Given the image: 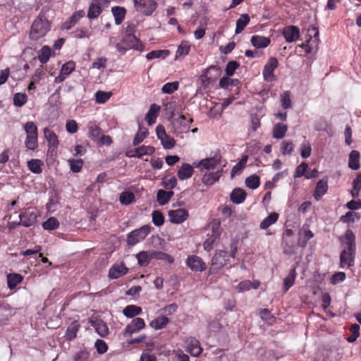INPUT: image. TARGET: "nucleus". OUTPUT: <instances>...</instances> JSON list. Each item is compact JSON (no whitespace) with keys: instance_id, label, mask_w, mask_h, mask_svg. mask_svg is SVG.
Returning <instances> with one entry per match:
<instances>
[{"instance_id":"f257e3e1","label":"nucleus","mask_w":361,"mask_h":361,"mask_svg":"<svg viewBox=\"0 0 361 361\" xmlns=\"http://www.w3.org/2000/svg\"><path fill=\"white\" fill-rule=\"evenodd\" d=\"M51 24L44 14L39 13L33 21L30 32V38L37 40L46 35L50 30Z\"/></svg>"},{"instance_id":"f03ea898","label":"nucleus","mask_w":361,"mask_h":361,"mask_svg":"<svg viewBox=\"0 0 361 361\" xmlns=\"http://www.w3.org/2000/svg\"><path fill=\"white\" fill-rule=\"evenodd\" d=\"M135 11L145 16H151L158 6L155 0H133Z\"/></svg>"},{"instance_id":"7ed1b4c3","label":"nucleus","mask_w":361,"mask_h":361,"mask_svg":"<svg viewBox=\"0 0 361 361\" xmlns=\"http://www.w3.org/2000/svg\"><path fill=\"white\" fill-rule=\"evenodd\" d=\"M229 260V256L226 251L218 250L215 252L212 259L211 267L209 269V274H214L218 272Z\"/></svg>"},{"instance_id":"20e7f679","label":"nucleus","mask_w":361,"mask_h":361,"mask_svg":"<svg viewBox=\"0 0 361 361\" xmlns=\"http://www.w3.org/2000/svg\"><path fill=\"white\" fill-rule=\"evenodd\" d=\"M151 231L149 225H145L139 228H137L128 234L127 243L130 245H135V244L143 240Z\"/></svg>"},{"instance_id":"39448f33","label":"nucleus","mask_w":361,"mask_h":361,"mask_svg":"<svg viewBox=\"0 0 361 361\" xmlns=\"http://www.w3.org/2000/svg\"><path fill=\"white\" fill-rule=\"evenodd\" d=\"M221 155L216 152L213 157L202 159L196 166L201 171L214 169L221 162Z\"/></svg>"},{"instance_id":"423d86ee","label":"nucleus","mask_w":361,"mask_h":361,"mask_svg":"<svg viewBox=\"0 0 361 361\" xmlns=\"http://www.w3.org/2000/svg\"><path fill=\"white\" fill-rule=\"evenodd\" d=\"M156 133L158 139L161 141V145L166 149H172L175 144V140L167 135L164 127L162 125H158L156 128Z\"/></svg>"},{"instance_id":"0eeeda50","label":"nucleus","mask_w":361,"mask_h":361,"mask_svg":"<svg viewBox=\"0 0 361 361\" xmlns=\"http://www.w3.org/2000/svg\"><path fill=\"white\" fill-rule=\"evenodd\" d=\"M278 66L279 62L276 58L271 57L268 60L262 71V75L264 80L267 82H273L276 80L274 72Z\"/></svg>"},{"instance_id":"6e6552de","label":"nucleus","mask_w":361,"mask_h":361,"mask_svg":"<svg viewBox=\"0 0 361 361\" xmlns=\"http://www.w3.org/2000/svg\"><path fill=\"white\" fill-rule=\"evenodd\" d=\"M109 0H92L87 11L90 19L97 18L102 12V7L109 4Z\"/></svg>"},{"instance_id":"1a4fd4ad","label":"nucleus","mask_w":361,"mask_h":361,"mask_svg":"<svg viewBox=\"0 0 361 361\" xmlns=\"http://www.w3.org/2000/svg\"><path fill=\"white\" fill-rule=\"evenodd\" d=\"M43 133L44 137L48 142L49 152L52 155L56 154L59 145V141L56 134L48 128H44Z\"/></svg>"},{"instance_id":"9d476101","label":"nucleus","mask_w":361,"mask_h":361,"mask_svg":"<svg viewBox=\"0 0 361 361\" xmlns=\"http://www.w3.org/2000/svg\"><path fill=\"white\" fill-rule=\"evenodd\" d=\"M39 216V213L38 211L29 209L25 212L20 214L18 217L23 226L30 227L37 222V219Z\"/></svg>"},{"instance_id":"9b49d317","label":"nucleus","mask_w":361,"mask_h":361,"mask_svg":"<svg viewBox=\"0 0 361 361\" xmlns=\"http://www.w3.org/2000/svg\"><path fill=\"white\" fill-rule=\"evenodd\" d=\"M193 121L192 118L186 121L184 115H180L178 118L172 121L173 128L176 133L181 134L187 133L190 128V123Z\"/></svg>"},{"instance_id":"f8f14e48","label":"nucleus","mask_w":361,"mask_h":361,"mask_svg":"<svg viewBox=\"0 0 361 361\" xmlns=\"http://www.w3.org/2000/svg\"><path fill=\"white\" fill-rule=\"evenodd\" d=\"M186 265L192 271H203L206 269L207 266L202 259L197 255H189L185 262Z\"/></svg>"},{"instance_id":"ddd939ff","label":"nucleus","mask_w":361,"mask_h":361,"mask_svg":"<svg viewBox=\"0 0 361 361\" xmlns=\"http://www.w3.org/2000/svg\"><path fill=\"white\" fill-rule=\"evenodd\" d=\"M341 243L344 247L343 250L355 252V236L351 230H347L343 237L341 238Z\"/></svg>"},{"instance_id":"4468645a","label":"nucleus","mask_w":361,"mask_h":361,"mask_svg":"<svg viewBox=\"0 0 361 361\" xmlns=\"http://www.w3.org/2000/svg\"><path fill=\"white\" fill-rule=\"evenodd\" d=\"M145 326V322L144 319L140 317H136L133 319L125 328L124 336H130L133 334L144 329Z\"/></svg>"},{"instance_id":"2eb2a0df","label":"nucleus","mask_w":361,"mask_h":361,"mask_svg":"<svg viewBox=\"0 0 361 361\" xmlns=\"http://www.w3.org/2000/svg\"><path fill=\"white\" fill-rule=\"evenodd\" d=\"M122 43L125 44L128 49H133L142 51L145 48L144 44L135 35H123L122 37Z\"/></svg>"},{"instance_id":"dca6fc26","label":"nucleus","mask_w":361,"mask_h":361,"mask_svg":"<svg viewBox=\"0 0 361 361\" xmlns=\"http://www.w3.org/2000/svg\"><path fill=\"white\" fill-rule=\"evenodd\" d=\"M168 215L171 222L179 224L188 219L189 214L185 209H178L175 210H169Z\"/></svg>"},{"instance_id":"f3484780","label":"nucleus","mask_w":361,"mask_h":361,"mask_svg":"<svg viewBox=\"0 0 361 361\" xmlns=\"http://www.w3.org/2000/svg\"><path fill=\"white\" fill-rule=\"evenodd\" d=\"M283 35L288 43L297 41L300 37V29L295 25H288L283 28Z\"/></svg>"},{"instance_id":"a211bd4d","label":"nucleus","mask_w":361,"mask_h":361,"mask_svg":"<svg viewBox=\"0 0 361 361\" xmlns=\"http://www.w3.org/2000/svg\"><path fill=\"white\" fill-rule=\"evenodd\" d=\"M355 252L343 250L340 255V267L349 269L354 265Z\"/></svg>"},{"instance_id":"6ab92c4d","label":"nucleus","mask_w":361,"mask_h":361,"mask_svg":"<svg viewBox=\"0 0 361 361\" xmlns=\"http://www.w3.org/2000/svg\"><path fill=\"white\" fill-rule=\"evenodd\" d=\"M128 272V269L121 262V264H114L109 271V277L111 279H117L125 276Z\"/></svg>"},{"instance_id":"aec40b11","label":"nucleus","mask_w":361,"mask_h":361,"mask_svg":"<svg viewBox=\"0 0 361 361\" xmlns=\"http://www.w3.org/2000/svg\"><path fill=\"white\" fill-rule=\"evenodd\" d=\"M222 168L217 169L216 171L206 172L204 174H203L202 178V183L206 185H212L219 180L222 175Z\"/></svg>"},{"instance_id":"412c9836","label":"nucleus","mask_w":361,"mask_h":361,"mask_svg":"<svg viewBox=\"0 0 361 361\" xmlns=\"http://www.w3.org/2000/svg\"><path fill=\"white\" fill-rule=\"evenodd\" d=\"M187 351L193 357L199 356L202 351L200 343L195 338H189L187 341Z\"/></svg>"},{"instance_id":"4be33fe9","label":"nucleus","mask_w":361,"mask_h":361,"mask_svg":"<svg viewBox=\"0 0 361 361\" xmlns=\"http://www.w3.org/2000/svg\"><path fill=\"white\" fill-rule=\"evenodd\" d=\"M193 172V167L189 164L184 163L180 166L177 176L180 180H184L190 178L192 176Z\"/></svg>"},{"instance_id":"5701e85b","label":"nucleus","mask_w":361,"mask_h":361,"mask_svg":"<svg viewBox=\"0 0 361 361\" xmlns=\"http://www.w3.org/2000/svg\"><path fill=\"white\" fill-rule=\"evenodd\" d=\"M160 111V106L156 104H152L148 112L145 116V120L147 121L148 125L152 126L156 122V119L159 115V112Z\"/></svg>"},{"instance_id":"b1692460","label":"nucleus","mask_w":361,"mask_h":361,"mask_svg":"<svg viewBox=\"0 0 361 361\" xmlns=\"http://www.w3.org/2000/svg\"><path fill=\"white\" fill-rule=\"evenodd\" d=\"M91 325L94 328L97 333L102 337H105L109 334V328L105 322L101 319H97L91 322Z\"/></svg>"},{"instance_id":"393cba45","label":"nucleus","mask_w":361,"mask_h":361,"mask_svg":"<svg viewBox=\"0 0 361 361\" xmlns=\"http://www.w3.org/2000/svg\"><path fill=\"white\" fill-rule=\"evenodd\" d=\"M126 12V9L122 6H114L111 8V13L114 17L116 25H119L123 23Z\"/></svg>"},{"instance_id":"a878e982","label":"nucleus","mask_w":361,"mask_h":361,"mask_svg":"<svg viewBox=\"0 0 361 361\" xmlns=\"http://www.w3.org/2000/svg\"><path fill=\"white\" fill-rule=\"evenodd\" d=\"M328 184L326 180H320L317 182L314 192V197L317 200H319L327 192Z\"/></svg>"},{"instance_id":"bb28decb","label":"nucleus","mask_w":361,"mask_h":361,"mask_svg":"<svg viewBox=\"0 0 361 361\" xmlns=\"http://www.w3.org/2000/svg\"><path fill=\"white\" fill-rule=\"evenodd\" d=\"M250 42L252 45L257 49L265 48L270 44V39L268 37L259 35L252 36Z\"/></svg>"},{"instance_id":"cd10ccee","label":"nucleus","mask_w":361,"mask_h":361,"mask_svg":"<svg viewBox=\"0 0 361 361\" xmlns=\"http://www.w3.org/2000/svg\"><path fill=\"white\" fill-rule=\"evenodd\" d=\"M246 197V192L241 188H235L231 193V201L239 204L244 202Z\"/></svg>"},{"instance_id":"c85d7f7f","label":"nucleus","mask_w":361,"mask_h":361,"mask_svg":"<svg viewBox=\"0 0 361 361\" xmlns=\"http://www.w3.org/2000/svg\"><path fill=\"white\" fill-rule=\"evenodd\" d=\"M287 130V125L278 123L273 127L272 137L275 139H282L286 135Z\"/></svg>"},{"instance_id":"c756f323","label":"nucleus","mask_w":361,"mask_h":361,"mask_svg":"<svg viewBox=\"0 0 361 361\" xmlns=\"http://www.w3.org/2000/svg\"><path fill=\"white\" fill-rule=\"evenodd\" d=\"M136 258L137 259V263L141 267L147 266L150 260L153 259L152 257V252H145L142 251L136 255Z\"/></svg>"},{"instance_id":"7c9ffc66","label":"nucleus","mask_w":361,"mask_h":361,"mask_svg":"<svg viewBox=\"0 0 361 361\" xmlns=\"http://www.w3.org/2000/svg\"><path fill=\"white\" fill-rule=\"evenodd\" d=\"M173 195L174 193L171 190H159L157 194V200L160 205H164L169 202Z\"/></svg>"},{"instance_id":"2f4dec72","label":"nucleus","mask_w":361,"mask_h":361,"mask_svg":"<svg viewBox=\"0 0 361 361\" xmlns=\"http://www.w3.org/2000/svg\"><path fill=\"white\" fill-rule=\"evenodd\" d=\"M80 326L77 322H72L67 328L65 337L68 341L75 339Z\"/></svg>"},{"instance_id":"473e14b6","label":"nucleus","mask_w":361,"mask_h":361,"mask_svg":"<svg viewBox=\"0 0 361 361\" xmlns=\"http://www.w3.org/2000/svg\"><path fill=\"white\" fill-rule=\"evenodd\" d=\"M348 166L353 170L360 168V153L357 150H353L349 155Z\"/></svg>"},{"instance_id":"72a5a7b5","label":"nucleus","mask_w":361,"mask_h":361,"mask_svg":"<svg viewBox=\"0 0 361 361\" xmlns=\"http://www.w3.org/2000/svg\"><path fill=\"white\" fill-rule=\"evenodd\" d=\"M250 22V16L248 14L245 13L242 14L240 17L236 21V26H235V34L240 33L244 28L248 25Z\"/></svg>"},{"instance_id":"f704fd0d","label":"nucleus","mask_w":361,"mask_h":361,"mask_svg":"<svg viewBox=\"0 0 361 361\" xmlns=\"http://www.w3.org/2000/svg\"><path fill=\"white\" fill-rule=\"evenodd\" d=\"M169 322V319L166 316L158 317L156 319H153L150 322V326L155 330H159L164 328L167 324Z\"/></svg>"},{"instance_id":"c9c22d12","label":"nucleus","mask_w":361,"mask_h":361,"mask_svg":"<svg viewBox=\"0 0 361 361\" xmlns=\"http://www.w3.org/2000/svg\"><path fill=\"white\" fill-rule=\"evenodd\" d=\"M279 219V214L276 212H271L267 217H266L263 221L260 223L259 228L261 229H267L270 226L275 224Z\"/></svg>"},{"instance_id":"e433bc0d","label":"nucleus","mask_w":361,"mask_h":361,"mask_svg":"<svg viewBox=\"0 0 361 361\" xmlns=\"http://www.w3.org/2000/svg\"><path fill=\"white\" fill-rule=\"evenodd\" d=\"M141 312L142 308L134 305H128L123 310V314L128 318H133Z\"/></svg>"},{"instance_id":"4c0bfd02","label":"nucleus","mask_w":361,"mask_h":361,"mask_svg":"<svg viewBox=\"0 0 361 361\" xmlns=\"http://www.w3.org/2000/svg\"><path fill=\"white\" fill-rule=\"evenodd\" d=\"M296 270L295 268L292 269L288 275L283 280L284 291H288L291 286L294 284L296 278Z\"/></svg>"},{"instance_id":"58836bf2","label":"nucleus","mask_w":361,"mask_h":361,"mask_svg":"<svg viewBox=\"0 0 361 361\" xmlns=\"http://www.w3.org/2000/svg\"><path fill=\"white\" fill-rule=\"evenodd\" d=\"M137 158H141L143 155H151L155 152V148L152 146L142 145L134 149Z\"/></svg>"},{"instance_id":"ea45409f","label":"nucleus","mask_w":361,"mask_h":361,"mask_svg":"<svg viewBox=\"0 0 361 361\" xmlns=\"http://www.w3.org/2000/svg\"><path fill=\"white\" fill-rule=\"evenodd\" d=\"M148 130L147 128H142L141 125L139 124V130L133 140V145L134 146L138 145L144 140V139L148 135Z\"/></svg>"},{"instance_id":"a19ab883","label":"nucleus","mask_w":361,"mask_h":361,"mask_svg":"<svg viewBox=\"0 0 361 361\" xmlns=\"http://www.w3.org/2000/svg\"><path fill=\"white\" fill-rule=\"evenodd\" d=\"M23 280V277L18 274H10L7 276L8 287L10 289L15 288Z\"/></svg>"},{"instance_id":"79ce46f5","label":"nucleus","mask_w":361,"mask_h":361,"mask_svg":"<svg viewBox=\"0 0 361 361\" xmlns=\"http://www.w3.org/2000/svg\"><path fill=\"white\" fill-rule=\"evenodd\" d=\"M119 201L123 205H128L135 201V195L130 191H124L120 194Z\"/></svg>"},{"instance_id":"37998d69","label":"nucleus","mask_w":361,"mask_h":361,"mask_svg":"<svg viewBox=\"0 0 361 361\" xmlns=\"http://www.w3.org/2000/svg\"><path fill=\"white\" fill-rule=\"evenodd\" d=\"M190 51V44L188 42L183 41L178 46L176 51V57H184L189 54Z\"/></svg>"},{"instance_id":"c03bdc74","label":"nucleus","mask_w":361,"mask_h":361,"mask_svg":"<svg viewBox=\"0 0 361 361\" xmlns=\"http://www.w3.org/2000/svg\"><path fill=\"white\" fill-rule=\"evenodd\" d=\"M247 159L248 157L247 155H244L241 158L240 161L233 167L231 173L232 177L241 173L247 164Z\"/></svg>"},{"instance_id":"a18cd8bd","label":"nucleus","mask_w":361,"mask_h":361,"mask_svg":"<svg viewBox=\"0 0 361 361\" xmlns=\"http://www.w3.org/2000/svg\"><path fill=\"white\" fill-rule=\"evenodd\" d=\"M25 145L29 150H35L38 147V135L26 136Z\"/></svg>"},{"instance_id":"49530a36","label":"nucleus","mask_w":361,"mask_h":361,"mask_svg":"<svg viewBox=\"0 0 361 361\" xmlns=\"http://www.w3.org/2000/svg\"><path fill=\"white\" fill-rule=\"evenodd\" d=\"M42 162L39 159H31L27 161V167L30 171L39 174L42 172Z\"/></svg>"},{"instance_id":"de8ad7c7","label":"nucleus","mask_w":361,"mask_h":361,"mask_svg":"<svg viewBox=\"0 0 361 361\" xmlns=\"http://www.w3.org/2000/svg\"><path fill=\"white\" fill-rule=\"evenodd\" d=\"M214 72V78H216L219 75L220 73V69L219 68L215 66H211L208 68L205 69L204 74L202 75V79L203 81H204V78H205L207 80H212V73Z\"/></svg>"},{"instance_id":"09e8293b","label":"nucleus","mask_w":361,"mask_h":361,"mask_svg":"<svg viewBox=\"0 0 361 361\" xmlns=\"http://www.w3.org/2000/svg\"><path fill=\"white\" fill-rule=\"evenodd\" d=\"M42 227L47 231L56 230L59 227V221L55 217H49L42 224Z\"/></svg>"},{"instance_id":"8fccbe9b","label":"nucleus","mask_w":361,"mask_h":361,"mask_svg":"<svg viewBox=\"0 0 361 361\" xmlns=\"http://www.w3.org/2000/svg\"><path fill=\"white\" fill-rule=\"evenodd\" d=\"M51 50L49 47L48 46H44L41 49L39 55L38 59L41 63L44 64L46 63L51 56Z\"/></svg>"},{"instance_id":"3c124183","label":"nucleus","mask_w":361,"mask_h":361,"mask_svg":"<svg viewBox=\"0 0 361 361\" xmlns=\"http://www.w3.org/2000/svg\"><path fill=\"white\" fill-rule=\"evenodd\" d=\"M245 185L252 190L257 189L260 184L259 177L257 175H252L245 179Z\"/></svg>"},{"instance_id":"603ef678","label":"nucleus","mask_w":361,"mask_h":361,"mask_svg":"<svg viewBox=\"0 0 361 361\" xmlns=\"http://www.w3.org/2000/svg\"><path fill=\"white\" fill-rule=\"evenodd\" d=\"M152 257L153 259L166 261L169 264H172L174 262V259L171 255L161 251H152Z\"/></svg>"},{"instance_id":"864d4df0","label":"nucleus","mask_w":361,"mask_h":361,"mask_svg":"<svg viewBox=\"0 0 361 361\" xmlns=\"http://www.w3.org/2000/svg\"><path fill=\"white\" fill-rule=\"evenodd\" d=\"M35 0H12L13 4L21 11H27L31 8Z\"/></svg>"},{"instance_id":"5fc2aeb1","label":"nucleus","mask_w":361,"mask_h":361,"mask_svg":"<svg viewBox=\"0 0 361 361\" xmlns=\"http://www.w3.org/2000/svg\"><path fill=\"white\" fill-rule=\"evenodd\" d=\"M75 68V63L73 61L65 63L61 68V73L67 78Z\"/></svg>"},{"instance_id":"6e6d98bb","label":"nucleus","mask_w":361,"mask_h":361,"mask_svg":"<svg viewBox=\"0 0 361 361\" xmlns=\"http://www.w3.org/2000/svg\"><path fill=\"white\" fill-rule=\"evenodd\" d=\"M23 129L26 133V136L38 135L37 127L32 121H28L23 126Z\"/></svg>"},{"instance_id":"4d7b16f0","label":"nucleus","mask_w":361,"mask_h":361,"mask_svg":"<svg viewBox=\"0 0 361 361\" xmlns=\"http://www.w3.org/2000/svg\"><path fill=\"white\" fill-rule=\"evenodd\" d=\"M90 358V353L86 349H81L74 353L73 356V361H88Z\"/></svg>"},{"instance_id":"13d9d810","label":"nucleus","mask_w":361,"mask_h":361,"mask_svg":"<svg viewBox=\"0 0 361 361\" xmlns=\"http://www.w3.org/2000/svg\"><path fill=\"white\" fill-rule=\"evenodd\" d=\"M27 101V97L25 93H16L13 95V104L17 107L23 106Z\"/></svg>"},{"instance_id":"bf43d9fd","label":"nucleus","mask_w":361,"mask_h":361,"mask_svg":"<svg viewBox=\"0 0 361 361\" xmlns=\"http://www.w3.org/2000/svg\"><path fill=\"white\" fill-rule=\"evenodd\" d=\"M178 87L179 82L178 81L167 82L163 85L161 91L165 94H172L178 89Z\"/></svg>"},{"instance_id":"052dcab7","label":"nucleus","mask_w":361,"mask_h":361,"mask_svg":"<svg viewBox=\"0 0 361 361\" xmlns=\"http://www.w3.org/2000/svg\"><path fill=\"white\" fill-rule=\"evenodd\" d=\"M176 185L177 180L174 176L170 178H164L161 182V185L166 190H172L176 186Z\"/></svg>"},{"instance_id":"680f3d73","label":"nucleus","mask_w":361,"mask_h":361,"mask_svg":"<svg viewBox=\"0 0 361 361\" xmlns=\"http://www.w3.org/2000/svg\"><path fill=\"white\" fill-rule=\"evenodd\" d=\"M293 144L292 141H283L281 144L280 150L282 154H290L293 151Z\"/></svg>"},{"instance_id":"e2e57ef3","label":"nucleus","mask_w":361,"mask_h":361,"mask_svg":"<svg viewBox=\"0 0 361 361\" xmlns=\"http://www.w3.org/2000/svg\"><path fill=\"white\" fill-rule=\"evenodd\" d=\"M101 132V128L95 124L89 126V137L92 140L96 141L99 137Z\"/></svg>"},{"instance_id":"0e129e2a","label":"nucleus","mask_w":361,"mask_h":361,"mask_svg":"<svg viewBox=\"0 0 361 361\" xmlns=\"http://www.w3.org/2000/svg\"><path fill=\"white\" fill-rule=\"evenodd\" d=\"M152 222L157 226H161L164 223V217L162 213L158 210H154L152 214Z\"/></svg>"},{"instance_id":"69168bd1","label":"nucleus","mask_w":361,"mask_h":361,"mask_svg":"<svg viewBox=\"0 0 361 361\" xmlns=\"http://www.w3.org/2000/svg\"><path fill=\"white\" fill-rule=\"evenodd\" d=\"M312 152L311 145L309 142L304 141L300 145V154L304 159L310 157Z\"/></svg>"},{"instance_id":"338daca9","label":"nucleus","mask_w":361,"mask_h":361,"mask_svg":"<svg viewBox=\"0 0 361 361\" xmlns=\"http://www.w3.org/2000/svg\"><path fill=\"white\" fill-rule=\"evenodd\" d=\"M68 163L70 164L71 170L73 173H78L80 171L82 165L83 161L81 159H69Z\"/></svg>"},{"instance_id":"774afa93","label":"nucleus","mask_w":361,"mask_h":361,"mask_svg":"<svg viewBox=\"0 0 361 361\" xmlns=\"http://www.w3.org/2000/svg\"><path fill=\"white\" fill-rule=\"evenodd\" d=\"M111 93L103 91H97L95 93V99L98 104H104L109 99Z\"/></svg>"}]
</instances>
